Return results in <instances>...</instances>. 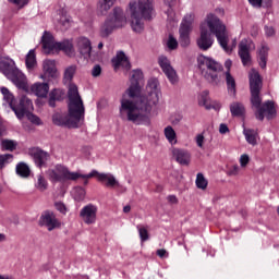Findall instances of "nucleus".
Listing matches in <instances>:
<instances>
[{
    "label": "nucleus",
    "instance_id": "obj_51",
    "mask_svg": "<svg viewBox=\"0 0 279 279\" xmlns=\"http://www.w3.org/2000/svg\"><path fill=\"white\" fill-rule=\"evenodd\" d=\"M264 32L267 38H271V36H276V29L274 28V26L266 25L264 27Z\"/></svg>",
    "mask_w": 279,
    "mask_h": 279
},
{
    "label": "nucleus",
    "instance_id": "obj_10",
    "mask_svg": "<svg viewBox=\"0 0 279 279\" xmlns=\"http://www.w3.org/2000/svg\"><path fill=\"white\" fill-rule=\"evenodd\" d=\"M50 182H75L80 180V171L73 172L69 167L58 163L46 172Z\"/></svg>",
    "mask_w": 279,
    "mask_h": 279
},
{
    "label": "nucleus",
    "instance_id": "obj_43",
    "mask_svg": "<svg viewBox=\"0 0 279 279\" xmlns=\"http://www.w3.org/2000/svg\"><path fill=\"white\" fill-rule=\"evenodd\" d=\"M248 2L254 8H262V5L264 8H267L269 5V3H271V0H248Z\"/></svg>",
    "mask_w": 279,
    "mask_h": 279
},
{
    "label": "nucleus",
    "instance_id": "obj_7",
    "mask_svg": "<svg viewBox=\"0 0 279 279\" xmlns=\"http://www.w3.org/2000/svg\"><path fill=\"white\" fill-rule=\"evenodd\" d=\"M197 62L201 73L205 80L211 84H220L223 80V72L219 62L206 56H199Z\"/></svg>",
    "mask_w": 279,
    "mask_h": 279
},
{
    "label": "nucleus",
    "instance_id": "obj_8",
    "mask_svg": "<svg viewBox=\"0 0 279 279\" xmlns=\"http://www.w3.org/2000/svg\"><path fill=\"white\" fill-rule=\"evenodd\" d=\"M125 25H128L125 12H123V9L116 7L109 17L100 26V36L102 38H108L114 29L125 27Z\"/></svg>",
    "mask_w": 279,
    "mask_h": 279
},
{
    "label": "nucleus",
    "instance_id": "obj_38",
    "mask_svg": "<svg viewBox=\"0 0 279 279\" xmlns=\"http://www.w3.org/2000/svg\"><path fill=\"white\" fill-rule=\"evenodd\" d=\"M136 230L138 232L140 239L142 243H145V241H149V230L148 227L145 225H137Z\"/></svg>",
    "mask_w": 279,
    "mask_h": 279
},
{
    "label": "nucleus",
    "instance_id": "obj_53",
    "mask_svg": "<svg viewBox=\"0 0 279 279\" xmlns=\"http://www.w3.org/2000/svg\"><path fill=\"white\" fill-rule=\"evenodd\" d=\"M54 208L59 210V213H66V206L63 203H56Z\"/></svg>",
    "mask_w": 279,
    "mask_h": 279
},
{
    "label": "nucleus",
    "instance_id": "obj_26",
    "mask_svg": "<svg viewBox=\"0 0 279 279\" xmlns=\"http://www.w3.org/2000/svg\"><path fill=\"white\" fill-rule=\"evenodd\" d=\"M98 182H101V184H105L108 189H117L119 186V181L112 173H101L98 174Z\"/></svg>",
    "mask_w": 279,
    "mask_h": 279
},
{
    "label": "nucleus",
    "instance_id": "obj_46",
    "mask_svg": "<svg viewBox=\"0 0 279 279\" xmlns=\"http://www.w3.org/2000/svg\"><path fill=\"white\" fill-rule=\"evenodd\" d=\"M25 117L28 119V121H31V123H33L34 125H43V121H40V118H38L37 116H35L34 113H32V111L29 113H26Z\"/></svg>",
    "mask_w": 279,
    "mask_h": 279
},
{
    "label": "nucleus",
    "instance_id": "obj_32",
    "mask_svg": "<svg viewBox=\"0 0 279 279\" xmlns=\"http://www.w3.org/2000/svg\"><path fill=\"white\" fill-rule=\"evenodd\" d=\"M243 134L248 145H252L253 147H255V145H258V132H256V130L244 129Z\"/></svg>",
    "mask_w": 279,
    "mask_h": 279
},
{
    "label": "nucleus",
    "instance_id": "obj_56",
    "mask_svg": "<svg viewBox=\"0 0 279 279\" xmlns=\"http://www.w3.org/2000/svg\"><path fill=\"white\" fill-rule=\"evenodd\" d=\"M49 106L51 108H56V98L53 97V92L50 94Z\"/></svg>",
    "mask_w": 279,
    "mask_h": 279
},
{
    "label": "nucleus",
    "instance_id": "obj_31",
    "mask_svg": "<svg viewBox=\"0 0 279 279\" xmlns=\"http://www.w3.org/2000/svg\"><path fill=\"white\" fill-rule=\"evenodd\" d=\"M163 135L170 145H178V133H175L173 126L167 125L163 129Z\"/></svg>",
    "mask_w": 279,
    "mask_h": 279
},
{
    "label": "nucleus",
    "instance_id": "obj_50",
    "mask_svg": "<svg viewBox=\"0 0 279 279\" xmlns=\"http://www.w3.org/2000/svg\"><path fill=\"white\" fill-rule=\"evenodd\" d=\"M12 5H16V8H25L29 3V0H8Z\"/></svg>",
    "mask_w": 279,
    "mask_h": 279
},
{
    "label": "nucleus",
    "instance_id": "obj_55",
    "mask_svg": "<svg viewBox=\"0 0 279 279\" xmlns=\"http://www.w3.org/2000/svg\"><path fill=\"white\" fill-rule=\"evenodd\" d=\"M167 199H168V202H169V204H178V196H175V195H169L168 197H167Z\"/></svg>",
    "mask_w": 279,
    "mask_h": 279
},
{
    "label": "nucleus",
    "instance_id": "obj_28",
    "mask_svg": "<svg viewBox=\"0 0 279 279\" xmlns=\"http://www.w3.org/2000/svg\"><path fill=\"white\" fill-rule=\"evenodd\" d=\"M77 73V65L72 64L65 66L63 70V84H69V88L71 86H75V84H71L73 82V78L75 77V74Z\"/></svg>",
    "mask_w": 279,
    "mask_h": 279
},
{
    "label": "nucleus",
    "instance_id": "obj_3",
    "mask_svg": "<svg viewBox=\"0 0 279 279\" xmlns=\"http://www.w3.org/2000/svg\"><path fill=\"white\" fill-rule=\"evenodd\" d=\"M85 112L84 100L80 96L77 85H70L68 89V114L54 113L52 122L54 125L64 128H80V123L84 121Z\"/></svg>",
    "mask_w": 279,
    "mask_h": 279
},
{
    "label": "nucleus",
    "instance_id": "obj_45",
    "mask_svg": "<svg viewBox=\"0 0 279 279\" xmlns=\"http://www.w3.org/2000/svg\"><path fill=\"white\" fill-rule=\"evenodd\" d=\"M99 175H101V173H99V171H97V170H93L88 174H82L78 172V180H80V178H82L83 180H90V178H97V180H99Z\"/></svg>",
    "mask_w": 279,
    "mask_h": 279
},
{
    "label": "nucleus",
    "instance_id": "obj_48",
    "mask_svg": "<svg viewBox=\"0 0 279 279\" xmlns=\"http://www.w3.org/2000/svg\"><path fill=\"white\" fill-rule=\"evenodd\" d=\"M239 173H241V167H239V165L231 166L227 171V175L230 177H236Z\"/></svg>",
    "mask_w": 279,
    "mask_h": 279
},
{
    "label": "nucleus",
    "instance_id": "obj_18",
    "mask_svg": "<svg viewBox=\"0 0 279 279\" xmlns=\"http://www.w3.org/2000/svg\"><path fill=\"white\" fill-rule=\"evenodd\" d=\"M97 206L93 204H88L84 206L80 211V218L87 226H93L97 223Z\"/></svg>",
    "mask_w": 279,
    "mask_h": 279
},
{
    "label": "nucleus",
    "instance_id": "obj_61",
    "mask_svg": "<svg viewBox=\"0 0 279 279\" xmlns=\"http://www.w3.org/2000/svg\"><path fill=\"white\" fill-rule=\"evenodd\" d=\"M5 241V234L0 233V243H3Z\"/></svg>",
    "mask_w": 279,
    "mask_h": 279
},
{
    "label": "nucleus",
    "instance_id": "obj_12",
    "mask_svg": "<svg viewBox=\"0 0 279 279\" xmlns=\"http://www.w3.org/2000/svg\"><path fill=\"white\" fill-rule=\"evenodd\" d=\"M193 21H195V13H187L184 15L179 29V43L181 47H189L191 45V31L193 29Z\"/></svg>",
    "mask_w": 279,
    "mask_h": 279
},
{
    "label": "nucleus",
    "instance_id": "obj_62",
    "mask_svg": "<svg viewBox=\"0 0 279 279\" xmlns=\"http://www.w3.org/2000/svg\"><path fill=\"white\" fill-rule=\"evenodd\" d=\"M3 132H5V129L0 124V136H3Z\"/></svg>",
    "mask_w": 279,
    "mask_h": 279
},
{
    "label": "nucleus",
    "instance_id": "obj_37",
    "mask_svg": "<svg viewBox=\"0 0 279 279\" xmlns=\"http://www.w3.org/2000/svg\"><path fill=\"white\" fill-rule=\"evenodd\" d=\"M17 145L19 144L14 140H2L0 147H1L2 151H14V149H16Z\"/></svg>",
    "mask_w": 279,
    "mask_h": 279
},
{
    "label": "nucleus",
    "instance_id": "obj_24",
    "mask_svg": "<svg viewBox=\"0 0 279 279\" xmlns=\"http://www.w3.org/2000/svg\"><path fill=\"white\" fill-rule=\"evenodd\" d=\"M53 22L56 23L57 27L63 31L69 29L71 27V16H69L64 11H59L54 15Z\"/></svg>",
    "mask_w": 279,
    "mask_h": 279
},
{
    "label": "nucleus",
    "instance_id": "obj_14",
    "mask_svg": "<svg viewBox=\"0 0 279 279\" xmlns=\"http://www.w3.org/2000/svg\"><path fill=\"white\" fill-rule=\"evenodd\" d=\"M39 226L48 230V232H53V230H60L62 228V222L56 216V213L51 210H45L39 217Z\"/></svg>",
    "mask_w": 279,
    "mask_h": 279
},
{
    "label": "nucleus",
    "instance_id": "obj_34",
    "mask_svg": "<svg viewBox=\"0 0 279 279\" xmlns=\"http://www.w3.org/2000/svg\"><path fill=\"white\" fill-rule=\"evenodd\" d=\"M35 189H37V191H40L41 193L47 191V189H49V182H47V179H45V175L38 174L36 177Z\"/></svg>",
    "mask_w": 279,
    "mask_h": 279
},
{
    "label": "nucleus",
    "instance_id": "obj_35",
    "mask_svg": "<svg viewBox=\"0 0 279 279\" xmlns=\"http://www.w3.org/2000/svg\"><path fill=\"white\" fill-rule=\"evenodd\" d=\"M0 90L3 95V99L4 101H7V104H9L11 110H13L14 106L16 105L14 102V95L12 93H10V89H8V87H0Z\"/></svg>",
    "mask_w": 279,
    "mask_h": 279
},
{
    "label": "nucleus",
    "instance_id": "obj_36",
    "mask_svg": "<svg viewBox=\"0 0 279 279\" xmlns=\"http://www.w3.org/2000/svg\"><path fill=\"white\" fill-rule=\"evenodd\" d=\"M230 111L233 117H241L245 112V107L241 102H233L230 106Z\"/></svg>",
    "mask_w": 279,
    "mask_h": 279
},
{
    "label": "nucleus",
    "instance_id": "obj_17",
    "mask_svg": "<svg viewBox=\"0 0 279 279\" xmlns=\"http://www.w3.org/2000/svg\"><path fill=\"white\" fill-rule=\"evenodd\" d=\"M256 49V45L251 39H242L239 45V56L244 66L250 64L252 57L250 56V51H254Z\"/></svg>",
    "mask_w": 279,
    "mask_h": 279
},
{
    "label": "nucleus",
    "instance_id": "obj_47",
    "mask_svg": "<svg viewBox=\"0 0 279 279\" xmlns=\"http://www.w3.org/2000/svg\"><path fill=\"white\" fill-rule=\"evenodd\" d=\"M250 160H251L250 155H247V154H242V155L240 156V159H239L240 167H241L242 169H245V167H247V165H250Z\"/></svg>",
    "mask_w": 279,
    "mask_h": 279
},
{
    "label": "nucleus",
    "instance_id": "obj_21",
    "mask_svg": "<svg viewBox=\"0 0 279 279\" xmlns=\"http://www.w3.org/2000/svg\"><path fill=\"white\" fill-rule=\"evenodd\" d=\"M225 68L227 69V72L226 74L222 73V75L226 77L227 88L230 95H236V81H234V76L230 74V69H232V60L228 59L225 62Z\"/></svg>",
    "mask_w": 279,
    "mask_h": 279
},
{
    "label": "nucleus",
    "instance_id": "obj_13",
    "mask_svg": "<svg viewBox=\"0 0 279 279\" xmlns=\"http://www.w3.org/2000/svg\"><path fill=\"white\" fill-rule=\"evenodd\" d=\"M162 73L166 75L167 80L170 84L175 85L180 82V77L178 76V71L171 65V60L167 56H159L157 60Z\"/></svg>",
    "mask_w": 279,
    "mask_h": 279
},
{
    "label": "nucleus",
    "instance_id": "obj_4",
    "mask_svg": "<svg viewBox=\"0 0 279 279\" xmlns=\"http://www.w3.org/2000/svg\"><path fill=\"white\" fill-rule=\"evenodd\" d=\"M250 88H251V106L253 110H256L255 117L258 121H263L265 117L267 119H274L276 117V107L274 102L267 101L263 104L260 97V88H263V81L260 74L256 70L250 72Z\"/></svg>",
    "mask_w": 279,
    "mask_h": 279
},
{
    "label": "nucleus",
    "instance_id": "obj_33",
    "mask_svg": "<svg viewBox=\"0 0 279 279\" xmlns=\"http://www.w3.org/2000/svg\"><path fill=\"white\" fill-rule=\"evenodd\" d=\"M25 64L27 71H33L34 68L38 65V62L36 61V51H28V53L26 54Z\"/></svg>",
    "mask_w": 279,
    "mask_h": 279
},
{
    "label": "nucleus",
    "instance_id": "obj_30",
    "mask_svg": "<svg viewBox=\"0 0 279 279\" xmlns=\"http://www.w3.org/2000/svg\"><path fill=\"white\" fill-rule=\"evenodd\" d=\"M116 1L117 0H99L97 4V14H99L100 16H105V14H108V11L114 5Z\"/></svg>",
    "mask_w": 279,
    "mask_h": 279
},
{
    "label": "nucleus",
    "instance_id": "obj_2",
    "mask_svg": "<svg viewBox=\"0 0 279 279\" xmlns=\"http://www.w3.org/2000/svg\"><path fill=\"white\" fill-rule=\"evenodd\" d=\"M213 34H215L220 47L226 53H232L236 49V39L230 41L228 32L226 31V24L217 15L209 13L201 23L199 37L196 39V45L202 51H208L215 44Z\"/></svg>",
    "mask_w": 279,
    "mask_h": 279
},
{
    "label": "nucleus",
    "instance_id": "obj_29",
    "mask_svg": "<svg viewBox=\"0 0 279 279\" xmlns=\"http://www.w3.org/2000/svg\"><path fill=\"white\" fill-rule=\"evenodd\" d=\"M32 93L36 95V97L45 98L49 95V84L48 83H35L31 87Z\"/></svg>",
    "mask_w": 279,
    "mask_h": 279
},
{
    "label": "nucleus",
    "instance_id": "obj_57",
    "mask_svg": "<svg viewBox=\"0 0 279 279\" xmlns=\"http://www.w3.org/2000/svg\"><path fill=\"white\" fill-rule=\"evenodd\" d=\"M157 255L159 256V258H165V256H167V250L165 248L158 250Z\"/></svg>",
    "mask_w": 279,
    "mask_h": 279
},
{
    "label": "nucleus",
    "instance_id": "obj_60",
    "mask_svg": "<svg viewBox=\"0 0 279 279\" xmlns=\"http://www.w3.org/2000/svg\"><path fill=\"white\" fill-rule=\"evenodd\" d=\"M98 51H101L104 49V43H99L97 47Z\"/></svg>",
    "mask_w": 279,
    "mask_h": 279
},
{
    "label": "nucleus",
    "instance_id": "obj_40",
    "mask_svg": "<svg viewBox=\"0 0 279 279\" xmlns=\"http://www.w3.org/2000/svg\"><path fill=\"white\" fill-rule=\"evenodd\" d=\"M72 197L75 202H82L86 197V190L82 186H76L72 190Z\"/></svg>",
    "mask_w": 279,
    "mask_h": 279
},
{
    "label": "nucleus",
    "instance_id": "obj_22",
    "mask_svg": "<svg viewBox=\"0 0 279 279\" xmlns=\"http://www.w3.org/2000/svg\"><path fill=\"white\" fill-rule=\"evenodd\" d=\"M31 154L37 167L43 168L47 165V161L49 160V153L39 148H34L31 150Z\"/></svg>",
    "mask_w": 279,
    "mask_h": 279
},
{
    "label": "nucleus",
    "instance_id": "obj_41",
    "mask_svg": "<svg viewBox=\"0 0 279 279\" xmlns=\"http://www.w3.org/2000/svg\"><path fill=\"white\" fill-rule=\"evenodd\" d=\"M195 184L201 191H206V189H208V180L202 172L197 173Z\"/></svg>",
    "mask_w": 279,
    "mask_h": 279
},
{
    "label": "nucleus",
    "instance_id": "obj_1",
    "mask_svg": "<svg viewBox=\"0 0 279 279\" xmlns=\"http://www.w3.org/2000/svg\"><path fill=\"white\" fill-rule=\"evenodd\" d=\"M141 80H143V71L133 70L130 77L131 85L124 92L120 101V114L126 117L128 121L135 123V125H149L151 110L154 106L160 104L162 90L158 78H149L145 95L141 96Z\"/></svg>",
    "mask_w": 279,
    "mask_h": 279
},
{
    "label": "nucleus",
    "instance_id": "obj_44",
    "mask_svg": "<svg viewBox=\"0 0 279 279\" xmlns=\"http://www.w3.org/2000/svg\"><path fill=\"white\" fill-rule=\"evenodd\" d=\"M167 47L170 49V51H173L174 49H178V39L173 37V35H169L167 40Z\"/></svg>",
    "mask_w": 279,
    "mask_h": 279
},
{
    "label": "nucleus",
    "instance_id": "obj_16",
    "mask_svg": "<svg viewBox=\"0 0 279 279\" xmlns=\"http://www.w3.org/2000/svg\"><path fill=\"white\" fill-rule=\"evenodd\" d=\"M43 73L39 76V80H58L60 77V71H58V65L56 60L46 59L43 61Z\"/></svg>",
    "mask_w": 279,
    "mask_h": 279
},
{
    "label": "nucleus",
    "instance_id": "obj_5",
    "mask_svg": "<svg viewBox=\"0 0 279 279\" xmlns=\"http://www.w3.org/2000/svg\"><path fill=\"white\" fill-rule=\"evenodd\" d=\"M130 16V25L135 34L145 29V22L154 17V0H132L126 8Z\"/></svg>",
    "mask_w": 279,
    "mask_h": 279
},
{
    "label": "nucleus",
    "instance_id": "obj_54",
    "mask_svg": "<svg viewBox=\"0 0 279 279\" xmlns=\"http://www.w3.org/2000/svg\"><path fill=\"white\" fill-rule=\"evenodd\" d=\"M219 132L220 134H228V132H230V129H228V125L226 124H220Z\"/></svg>",
    "mask_w": 279,
    "mask_h": 279
},
{
    "label": "nucleus",
    "instance_id": "obj_15",
    "mask_svg": "<svg viewBox=\"0 0 279 279\" xmlns=\"http://www.w3.org/2000/svg\"><path fill=\"white\" fill-rule=\"evenodd\" d=\"M12 110L15 112V117L21 120L29 112H34V104L27 96H22L20 102L13 106Z\"/></svg>",
    "mask_w": 279,
    "mask_h": 279
},
{
    "label": "nucleus",
    "instance_id": "obj_19",
    "mask_svg": "<svg viewBox=\"0 0 279 279\" xmlns=\"http://www.w3.org/2000/svg\"><path fill=\"white\" fill-rule=\"evenodd\" d=\"M111 64L114 71H130L132 69V64L130 63V59L125 56V52L119 51L112 58Z\"/></svg>",
    "mask_w": 279,
    "mask_h": 279
},
{
    "label": "nucleus",
    "instance_id": "obj_59",
    "mask_svg": "<svg viewBox=\"0 0 279 279\" xmlns=\"http://www.w3.org/2000/svg\"><path fill=\"white\" fill-rule=\"evenodd\" d=\"M0 279H12V276H9V275H0Z\"/></svg>",
    "mask_w": 279,
    "mask_h": 279
},
{
    "label": "nucleus",
    "instance_id": "obj_9",
    "mask_svg": "<svg viewBox=\"0 0 279 279\" xmlns=\"http://www.w3.org/2000/svg\"><path fill=\"white\" fill-rule=\"evenodd\" d=\"M44 53L51 54L58 53V51H64L66 56L73 58L75 56V49H73V43L64 40L62 43H56L53 35L49 32H45L41 38Z\"/></svg>",
    "mask_w": 279,
    "mask_h": 279
},
{
    "label": "nucleus",
    "instance_id": "obj_6",
    "mask_svg": "<svg viewBox=\"0 0 279 279\" xmlns=\"http://www.w3.org/2000/svg\"><path fill=\"white\" fill-rule=\"evenodd\" d=\"M0 73H3L17 88L27 90V77L16 69V63L10 57H0Z\"/></svg>",
    "mask_w": 279,
    "mask_h": 279
},
{
    "label": "nucleus",
    "instance_id": "obj_49",
    "mask_svg": "<svg viewBox=\"0 0 279 279\" xmlns=\"http://www.w3.org/2000/svg\"><path fill=\"white\" fill-rule=\"evenodd\" d=\"M195 143L199 149H204V143H206V137L204 136V133H199L195 136Z\"/></svg>",
    "mask_w": 279,
    "mask_h": 279
},
{
    "label": "nucleus",
    "instance_id": "obj_39",
    "mask_svg": "<svg viewBox=\"0 0 279 279\" xmlns=\"http://www.w3.org/2000/svg\"><path fill=\"white\" fill-rule=\"evenodd\" d=\"M16 173L21 178H29V173H31L29 166H27L25 162L17 163Z\"/></svg>",
    "mask_w": 279,
    "mask_h": 279
},
{
    "label": "nucleus",
    "instance_id": "obj_27",
    "mask_svg": "<svg viewBox=\"0 0 279 279\" xmlns=\"http://www.w3.org/2000/svg\"><path fill=\"white\" fill-rule=\"evenodd\" d=\"M178 0H163V2L166 3V5H168V10L166 12L167 14V21L169 23L170 27H173V25H175V23H178V15H175V11H173V5H175V2Z\"/></svg>",
    "mask_w": 279,
    "mask_h": 279
},
{
    "label": "nucleus",
    "instance_id": "obj_23",
    "mask_svg": "<svg viewBox=\"0 0 279 279\" xmlns=\"http://www.w3.org/2000/svg\"><path fill=\"white\" fill-rule=\"evenodd\" d=\"M269 59V46L260 44L257 47V62L260 69H267V60Z\"/></svg>",
    "mask_w": 279,
    "mask_h": 279
},
{
    "label": "nucleus",
    "instance_id": "obj_25",
    "mask_svg": "<svg viewBox=\"0 0 279 279\" xmlns=\"http://www.w3.org/2000/svg\"><path fill=\"white\" fill-rule=\"evenodd\" d=\"M198 105L203 106V108H206V110H210L214 108L215 110H219L221 108V104L214 101L210 102V98L208 97V92H203L198 96Z\"/></svg>",
    "mask_w": 279,
    "mask_h": 279
},
{
    "label": "nucleus",
    "instance_id": "obj_11",
    "mask_svg": "<svg viewBox=\"0 0 279 279\" xmlns=\"http://www.w3.org/2000/svg\"><path fill=\"white\" fill-rule=\"evenodd\" d=\"M73 49L74 53L76 49L81 58H84V60H92L93 62L101 60V51L95 52V50H93V44L88 37L76 38Z\"/></svg>",
    "mask_w": 279,
    "mask_h": 279
},
{
    "label": "nucleus",
    "instance_id": "obj_52",
    "mask_svg": "<svg viewBox=\"0 0 279 279\" xmlns=\"http://www.w3.org/2000/svg\"><path fill=\"white\" fill-rule=\"evenodd\" d=\"M93 77H99L101 75V66L95 65L92 70Z\"/></svg>",
    "mask_w": 279,
    "mask_h": 279
},
{
    "label": "nucleus",
    "instance_id": "obj_42",
    "mask_svg": "<svg viewBox=\"0 0 279 279\" xmlns=\"http://www.w3.org/2000/svg\"><path fill=\"white\" fill-rule=\"evenodd\" d=\"M13 160H14V155L12 154L0 155V169H3L5 165H10V162H13Z\"/></svg>",
    "mask_w": 279,
    "mask_h": 279
},
{
    "label": "nucleus",
    "instance_id": "obj_58",
    "mask_svg": "<svg viewBox=\"0 0 279 279\" xmlns=\"http://www.w3.org/2000/svg\"><path fill=\"white\" fill-rule=\"evenodd\" d=\"M130 210H132V207L130 205L123 207V213L128 214L130 213Z\"/></svg>",
    "mask_w": 279,
    "mask_h": 279
},
{
    "label": "nucleus",
    "instance_id": "obj_20",
    "mask_svg": "<svg viewBox=\"0 0 279 279\" xmlns=\"http://www.w3.org/2000/svg\"><path fill=\"white\" fill-rule=\"evenodd\" d=\"M172 157L179 165L189 167L191 165V153L184 148H172Z\"/></svg>",
    "mask_w": 279,
    "mask_h": 279
}]
</instances>
